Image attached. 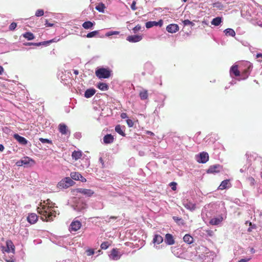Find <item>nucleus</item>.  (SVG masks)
<instances>
[{
	"mask_svg": "<svg viewBox=\"0 0 262 262\" xmlns=\"http://www.w3.org/2000/svg\"><path fill=\"white\" fill-rule=\"evenodd\" d=\"M43 205L37 208V212L41 216L43 221H52L56 216V211L53 210L54 204L50 200L47 199L43 202Z\"/></svg>",
	"mask_w": 262,
	"mask_h": 262,
	"instance_id": "f257e3e1",
	"label": "nucleus"
},
{
	"mask_svg": "<svg viewBox=\"0 0 262 262\" xmlns=\"http://www.w3.org/2000/svg\"><path fill=\"white\" fill-rule=\"evenodd\" d=\"M95 75L99 79L108 78L111 75V71L108 69L100 68L96 70Z\"/></svg>",
	"mask_w": 262,
	"mask_h": 262,
	"instance_id": "f03ea898",
	"label": "nucleus"
},
{
	"mask_svg": "<svg viewBox=\"0 0 262 262\" xmlns=\"http://www.w3.org/2000/svg\"><path fill=\"white\" fill-rule=\"evenodd\" d=\"M74 181L69 177H66L58 182L57 187L60 189L67 188L73 185Z\"/></svg>",
	"mask_w": 262,
	"mask_h": 262,
	"instance_id": "7ed1b4c3",
	"label": "nucleus"
},
{
	"mask_svg": "<svg viewBox=\"0 0 262 262\" xmlns=\"http://www.w3.org/2000/svg\"><path fill=\"white\" fill-rule=\"evenodd\" d=\"M243 64L246 69L243 70L242 72V76H243V79H245L248 77L253 68V66L252 64L249 61H245Z\"/></svg>",
	"mask_w": 262,
	"mask_h": 262,
	"instance_id": "20e7f679",
	"label": "nucleus"
},
{
	"mask_svg": "<svg viewBox=\"0 0 262 262\" xmlns=\"http://www.w3.org/2000/svg\"><path fill=\"white\" fill-rule=\"evenodd\" d=\"M222 166L219 164L212 165L210 166L207 169V172L208 173H217L220 171V170L222 169Z\"/></svg>",
	"mask_w": 262,
	"mask_h": 262,
	"instance_id": "39448f33",
	"label": "nucleus"
},
{
	"mask_svg": "<svg viewBox=\"0 0 262 262\" xmlns=\"http://www.w3.org/2000/svg\"><path fill=\"white\" fill-rule=\"evenodd\" d=\"M81 227V223L80 221H74L70 225V231H77Z\"/></svg>",
	"mask_w": 262,
	"mask_h": 262,
	"instance_id": "423d86ee",
	"label": "nucleus"
},
{
	"mask_svg": "<svg viewBox=\"0 0 262 262\" xmlns=\"http://www.w3.org/2000/svg\"><path fill=\"white\" fill-rule=\"evenodd\" d=\"M209 160V156L207 152H202L199 155V159L197 160L199 163H205Z\"/></svg>",
	"mask_w": 262,
	"mask_h": 262,
	"instance_id": "0eeeda50",
	"label": "nucleus"
},
{
	"mask_svg": "<svg viewBox=\"0 0 262 262\" xmlns=\"http://www.w3.org/2000/svg\"><path fill=\"white\" fill-rule=\"evenodd\" d=\"M58 130L62 135H66L70 134V132L68 129V126L63 123H60L59 124Z\"/></svg>",
	"mask_w": 262,
	"mask_h": 262,
	"instance_id": "6e6552de",
	"label": "nucleus"
},
{
	"mask_svg": "<svg viewBox=\"0 0 262 262\" xmlns=\"http://www.w3.org/2000/svg\"><path fill=\"white\" fill-rule=\"evenodd\" d=\"M163 21L162 19H160L158 21H149L145 24V26L147 28H150L154 26H160L161 27L163 25Z\"/></svg>",
	"mask_w": 262,
	"mask_h": 262,
	"instance_id": "1a4fd4ad",
	"label": "nucleus"
},
{
	"mask_svg": "<svg viewBox=\"0 0 262 262\" xmlns=\"http://www.w3.org/2000/svg\"><path fill=\"white\" fill-rule=\"evenodd\" d=\"M142 39V36L139 35H129L126 40L130 42H139Z\"/></svg>",
	"mask_w": 262,
	"mask_h": 262,
	"instance_id": "9d476101",
	"label": "nucleus"
},
{
	"mask_svg": "<svg viewBox=\"0 0 262 262\" xmlns=\"http://www.w3.org/2000/svg\"><path fill=\"white\" fill-rule=\"evenodd\" d=\"M164 242L168 245H172L175 243L173 235L170 233H167L165 235Z\"/></svg>",
	"mask_w": 262,
	"mask_h": 262,
	"instance_id": "9b49d317",
	"label": "nucleus"
},
{
	"mask_svg": "<svg viewBox=\"0 0 262 262\" xmlns=\"http://www.w3.org/2000/svg\"><path fill=\"white\" fill-rule=\"evenodd\" d=\"M179 29V26L174 24H170L166 27L167 31L171 33H176Z\"/></svg>",
	"mask_w": 262,
	"mask_h": 262,
	"instance_id": "f8f14e48",
	"label": "nucleus"
},
{
	"mask_svg": "<svg viewBox=\"0 0 262 262\" xmlns=\"http://www.w3.org/2000/svg\"><path fill=\"white\" fill-rule=\"evenodd\" d=\"M110 257L114 260H118L120 258L118 250L115 248L113 249L111 252Z\"/></svg>",
	"mask_w": 262,
	"mask_h": 262,
	"instance_id": "ddd939ff",
	"label": "nucleus"
},
{
	"mask_svg": "<svg viewBox=\"0 0 262 262\" xmlns=\"http://www.w3.org/2000/svg\"><path fill=\"white\" fill-rule=\"evenodd\" d=\"M38 220V216L36 214L32 213L29 214L27 217V221L31 224H35Z\"/></svg>",
	"mask_w": 262,
	"mask_h": 262,
	"instance_id": "4468645a",
	"label": "nucleus"
},
{
	"mask_svg": "<svg viewBox=\"0 0 262 262\" xmlns=\"http://www.w3.org/2000/svg\"><path fill=\"white\" fill-rule=\"evenodd\" d=\"M77 191L85 195L91 196L94 194V191L91 189L79 188Z\"/></svg>",
	"mask_w": 262,
	"mask_h": 262,
	"instance_id": "2eb2a0df",
	"label": "nucleus"
},
{
	"mask_svg": "<svg viewBox=\"0 0 262 262\" xmlns=\"http://www.w3.org/2000/svg\"><path fill=\"white\" fill-rule=\"evenodd\" d=\"M14 138L20 144L26 145L28 143V141L23 137L19 136L17 134H15L13 135Z\"/></svg>",
	"mask_w": 262,
	"mask_h": 262,
	"instance_id": "dca6fc26",
	"label": "nucleus"
},
{
	"mask_svg": "<svg viewBox=\"0 0 262 262\" xmlns=\"http://www.w3.org/2000/svg\"><path fill=\"white\" fill-rule=\"evenodd\" d=\"M114 138L111 134H107L103 137V142L105 144H110L114 142Z\"/></svg>",
	"mask_w": 262,
	"mask_h": 262,
	"instance_id": "f3484780",
	"label": "nucleus"
},
{
	"mask_svg": "<svg viewBox=\"0 0 262 262\" xmlns=\"http://www.w3.org/2000/svg\"><path fill=\"white\" fill-rule=\"evenodd\" d=\"M230 74H233L235 76H238L240 75V71L238 69L237 65H234L231 67L230 70Z\"/></svg>",
	"mask_w": 262,
	"mask_h": 262,
	"instance_id": "a211bd4d",
	"label": "nucleus"
},
{
	"mask_svg": "<svg viewBox=\"0 0 262 262\" xmlns=\"http://www.w3.org/2000/svg\"><path fill=\"white\" fill-rule=\"evenodd\" d=\"M96 93L95 89L92 88L87 89L84 93V97L89 98L92 97Z\"/></svg>",
	"mask_w": 262,
	"mask_h": 262,
	"instance_id": "6ab92c4d",
	"label": "nucleus"
},
{
	"mask_svg": "<svg viewBox=\"0 0 262 262\" xmlns=\"http://www.w3.org/2000/svg\"><path fill=\"white\" fill-rule=\"evenodd\" d=\"M183 205L184 207L188 210H193L195 209V205L187 201L184 202Z\"/></svg>",
	"mask_w": 262,
	"mask_h": 262,
	"instance_id": "aec40b11",
	"label": "nucleus"
},
{
	"mask_svg": "<svg viewBox=\"0 0 262 262\" xmlns=\"http://www.w3.org/2000/svg\"><path fill=\"white\" fill-rule=\"evenodd\" d=\"M82 152L81 151L74 150L72 154V157L75 161H77L78 159L81 158V157H82Z\"/></svg>",
	"mask_w": 262,
	"mask_h": 262,
	"instance_id": "412c9836",
	"label": "nucleus"
},
{
	"mask_svg": "<svg viewBox=\"0 0 262 262\" xmlns=\"http://www.w3.org/2000/svg\"><path fill=\"white\" fill-rule=\"evenodd\" d=\"M163 241V238L162 236L159 234H155L153 238V243L158 245L162 243Z\"/></svg>",
	"mask_w": 262,
	"mask_h": 262,
	"instance_id": "4be33fe9",
	"label": "nucleus"
},
{
	"mask_svg": "<svg viewBox=\"0 0 262 262\" xmlns=\"http://www.w3.org/2000/svg\"><path fill=\"white\" fill-rule=\"evenodd\" d=\"M21 164H23L24 165H28L31 162L33 164H35V161L32 159L29 158L28 157H25L23 159L20 160Z\"/></svg>",
	"mask_w": 262,
	"mask_h": 262,
	"instance_id": "5701e85b",
	"label": "nucleus"
},
{
	"mask_svg": "<svg viewBox=\"0 0 262 262\" xmlns=\"http://www.w3.org/2000/svg\"><path fill=\"white\" fill-rule=\"evenodd\" d=\"M229 184V180H226L224 181H223L220 184V185L219 186L218 189L220 190H223L225 189H226L228 187V185Z\"/></svg>",
	"mask_w": 262,
	"mask_h": 262,
	"instance_id": "b1692460",
	"label": "nucleus"
},
{
	"mask_svg": "<svg viewBox=\"0 0 262 262\" xmlns=\"http://www.w3.org/2000/svg\"><path fill=\"white\" fill-rule=\"evenodd\" d=\"M6 246L11 250L12 253H15V246L11 240H8L6 242Z\"/></svg>",
	"mask_w": 262,
	"mask_h": 262,
	"instance_id": "393cba45",
	"label": "nucleus"
},
{
	"mask_svg": "<svg viewBox=\"0 0 262 262\" xmlns=\"http://www.w3.org/2000/svg\"><path fill=\"white\" fill-rule=\"evenodd\" d=\"M183 241L188 244H190L193 242V238L189 234H186L183 237Z\"/></svg>",
	"mask_w": 262,
	"mask_h": 262,
	"instance_id": "a878e982",
	"label": "nucleus"
},
{
	"mask_svg": "<svg viewBox=\"0 0 262 262\" xmlns=\"http://www.w3.org/2000/svg\"><path fill=\"white\" fill-rule=\"evenodd\" d=\"M94 23L91 21H87L83 23L82 25V26L85 29H91L94 26Z\"/></svg>",
	"mask_w": 262,
	"mask_h": 262,
	"instance_id": "bb28decb",
	"label": "nucleus"
},
{
	"mask_svg": "<svg viewBox=\"0 0 262 262\" xmlns=\"http://www.w3.org/2000/svg\"><path fill=\"white\" fill-rule=\"evenodd\" d=\"M139 96L141 100H146L148 98V92L147 90L141 91L139 93Z\"/></svg>",
	"mask_w": 262,
	"mask_h": 262,
	"instance_id": "cd10ccee",
	"label": "nucleus"
},
{
	"mask_svg": "<svg viewBox=\"0 0 262 262\" xmlns=\"http://www.w3.org/2000/svg\"><path fill=\"white\" fill-rule=\"evenodd\" d=\"M23 36L28 40H31L34 38V34L30 32H26L25 33L23 34Z\"/></svg>",
	"mask_w": 262,
	"mask_h": 262,
	"instance_id": "c85d7f7f",
	"label": "nucleus"
},
{
	"mask_svg": "<svg viewBox=\"0 0 262 262\" xmlns=\"http://www.w3.org/2000/svg\"><path fill=\"white\" fill-rule=\"evenodd\" d=\"M224 33L227 36H231L234 37L235 35V31L230 28L226 29L224 30Z\"/></svg>",
	"mask_w": 262,
	"mask_h": 262,
	"instance_id": "c756f323",
	"label": "nucleus"
},
{
	"mask_svg": "<svg viewBox=\"0 0 262 262\" xmlns=\"http://www.w3.org/2000/svg\"><path fill=\"white\" fill-rule=\"evenodd\" d=\"M97 87L102 91H106L108 89V85L105 83L100 82L98 84Z\"/></svg>",
	"mask_w": 262,
	"mask_h": 262,
	"instance_id": "7c9ffc66",
	"label": "nucleus"
},
{
	"mask_svg": "<svg viewBox=\"0 0 262 262\" xmlns=\"http://www.w3.org/2000/svg\"><path fill=\"white\" fill-rule=\"evenodd\" d=\"M222 22V18L220 17H217L213 18L211 21V24L217 26H219Z\"/></svg>",
	"mask_w": 262,
	"mask_h": 262,
	"instance_id": "2f4dec72",
	"label": "nucleus"
},
{
	"mask_svg": "<svg viewBox=\"0 0 262 262\" xmlns=\"http://www.w3.org/2000/svg\"><path fill=\"white\" fill-rule=\"evenodd\" d=\"M115 129V131L117 133H118L119 134H120V135H121L122 136H125V134L124 133V132L123 131V130L122 129V127L120 125H116Z\"/></svg>",
	"mask_w": 262,
	"mask_h": 262,
	"instance_id": "473e14b6",
	"label": "nucleus"
},
{
	"mask_svg": "<svg viewBox=\"0 0 262 262\" xmlns=\"http://www.w3.org/2000/svg\"><path fill=\"white\" fill-rule=\"evenodd\" d=\"M71 178L75 180H80V178H82V176L78 172H72L71 174Z\"/></svg>",
	"mask_w": 262,
	"mask_h": 262,
	"instance_id": "72a5a7b5",
	"label": "nucleus"
},
{
	"mask_svg": "<svg viewBox=\"0 0 262 262\" xmlns=\"http://www.w3.org/2000/svg\"><path fill=\"white\" fill-rule=\"evenodd\" d=\"M105 7L103 3H99L95 7L96 9L99 12H102L104 11Z\"/></svg>",
	"mask_w": 262,
	"mask_h": 262,
	"instance_id": "f704fd0d",
	"label": "nucleus"
},
{
	"mask_svg": "<svg viewBox=\"0 0 262 262\" xmlns=\"http://www.w3.org/2000/svg\"><path fill=\"white\" fill-rule=\"evenodd\" d=\"M221 221L222 220L220 219L213 218L210 221V224L213 225H218Z\"/></svg>",
	"mask_w": 262,
	"mask_h": 262,
	"instance_id": "c9c22d12",
	"label": "nucleus"
},
{
	"mask_svg": "<svg viewBox=\"0 0 262 262\" xmlns=\"http://www.w3.org/2000/svg\"><path fill=\"white\" fill-rule=\"evenodd\" d=\"M99 34L98 31H94L87 34L86 37L88 38H92L95 37Z\"/></svg>",
	"mask_w": 262,
	"mask_h": 262,
	"instance_id": "e433bc0d",
	"label": "nucleus"
},
{
	"mask_svg": "<svg viewBox=\"0 0 262 262\" xmlns=\"http://www.w3.org/2000/svg\"><path fill=\"white\" fill-rule=\"evenodd\" d=\"M119 33H120V32L117 31H109L105 34V35L106 36H110L114 35H118Z\"/></svg>",
	"mask_w": 262,
	"mask_h": 262,
	"instance_id": "4c0bfd02",
	"label": "nucleus"
},
{
	"mask_svg": "<svg viewBox=\"0 0 262 262\" xmlns=\"http://www.w3.org/2000/svg\"><path fill=\"white\" fill-rule=\"evenodd\" d=\"M44 11L42 9H38L36 11L35 15L37 17L41 16L43 15Z\"/></svg>",
	"mask_w": 262,
	"mask_h": 262,
	"instance_id": "58836bf2",
	"label": "nucleus"
},
{
	"mask_svg": "<svg viewBox=\"0 0 262 262\" xmlns=\"http://www.w3.org/2000/svg\"><path fill=\"white\" fill-rule=\"evenodd\" d=\"M109 244L107 242H103L100 246L102 249H106L109 247Z\"/></svg>",
	"mask_w": 262,
	"mask_h": 262,
	"instance_id": "ea45409f",
	"label": "nucleus"
},
{
	"mask_svg": "<svg viewBox=\"0 0 262 262\" xmlns=\"http://www.w3.org/2000/svg\"><path fill=\"white\" fill-rule=\"evenodd\" d=\"M183 24L184 25H190L191 26H193L194 25V24L190 21L188 19H185L183 21Z\"/></svg>",
	"mask_w": 262,
	"mask_h": 262,
	"instance_id": "a19ab883",
	"label": "nucleus"
},
{
	"mask_svg": "<svg viewBox=\"0 0 262 262\" xmlns=\"http://www.w3.org/2000/svg\"><path fill=\"white\" fill-rule=\"evenodd\" d=\"M16 26H17V24L14 22H13L9 26V30H11V31H13L16 28Z\"/></svg>",
	"mask_w": 262,
	"mask_h": 262,
	"instance_id": "79ce46f5",
	"label": "nucleus"
},
{
	"mask_svg": "<svg viewBox=\"0 0 262 262\" xmlns=\"http://www.w3.org/2000/svg\"><path fill=\"white\" fill-rule=\"evenodd\" d=\"M2 251L3 252V253H4L5 252L9 253V252H11V250H10V249L8 248L7 246H6V247H5L4 246H2Z\"/></svg>",
	"mask_w": 262,
	"mask_h": 262,
	"instance_id": "37998d69",
	"label": "nucleus"
},
{
	"mask_svg": "<svg viewBox=\"0 0 262 262\" xmlns=\"http://www.w3.org/2000/svg\"><path fill=\"white\" fill-rule=\"evenodd\" d=\"M39 141L42 143H51V141L47 139L40 138Z\"/></svg>",
	"mask_w": 262,
	"mask_h": 262,
	"instance_id": "c03bdc74",
	"label": "nucleus"
},
{
	"mask_svg": "<svg viewBox=\"0 0 262 262\" xmlns=\"http://www.w3.org/2000/svg\"><path fill=\"white\" fill-rule=\"evenodd\" d=\"M86 252L88 256H91L94 254V250L92 249H89L86 251Z\"/></svg>",
	"mask_w": 262,
	"mask_h": 262,
	"instance_id": "a18cd8bd",
	"label": "nucleus"
},
{
	"mask_svg": "<svg viewBox=\"0 0 262 262\" xmlns=\"http://www.w3.org/2000/svg\"><path fill=\"white\" fill-rule=\"evenodd\" d=\"M177 183L176 182H172L169 184V185L171 187V189L173 190H176L177 189Z\"/></svg>",
	"mask_w": 262,
	"mask_h": 262,
	"instance_id": "49530a36",
	"label": "nucleus"
},
{
	"mask_svg": "<svg viewBox=\"0 0 262 262\" xmlns=\"http://www.w3.org/2000/svg\"><path fill=\"white\" fill-rule=\"evenodd\" d=\"M141 29V27L140 25H138L137 26H136L133 29V31L136 33L138 31H139V30H140Z\"/></svg>",
	"mask_w": 262,
	"mask_h": 262,
	"instance_id": "de8ad7c7",
	"label": "nucleus"
},
{
	"mask_svg": "<svg viewBox=\"0 0 262 262\" xmlns=\"http://www.w3.org/2000/svg\"><path fill=\"white\" fill-rule=\"evenodd\" d=\"M213 7H216L219 9H222L223 8V6L220 3H215L213 4Z\"/></svg>",
	"mask_w": 262,
	"mask_h": 262,
	"instance_id": "09e8293b",
	"label": "nucleus"
},
{
	"mask_svg": "<svg viewBox=\"0 0 262 262\" xmlns=\"http://www.w3.org/2000/svg\"><path fill=\"white\" fill-rule=\"evenodd\" d=\"M126 123L129 127H133L134 124V122L130 119H127Z\"/></svg>",
	"mask_w": 262,
	"mask_h": 262,
	"instance_id": "8fccbe9b",
	"label": "nucleus"
},
{
	"mask_svg": "<svg viewBox=\"0 0 262 262\" xmlns=\"http://www.w3.org/2000/svg\"><path fill=\"white\" fill-rule=\"evenodd\" d=\"M136 2L134 1L133 2V3L130 6L131 9L134 11L136 10L137 9L136 6Z\"/></svg>",
	"mask_w": 262,
	"mask_h": 262,
	"instance_id": "3c124183",
	"label": "nucleus"
},
{
	"mask_svg": "<svg viewBox=\"0 0 262 262\" xmlns=\"http://www.w3.org/2000/svg\"><path fill=\"white\" fill-rule=\"evenodd\" d=\"M34 45L36 46H39L41 45H46V43L45 41H43V42H38V43H34Z\"/></svg>",
	"mask_w": 262,
	"mask_h": 262,
	"instance_id": "603ef678",
	"label": "nucleus"
},
{
	"mask_svg": "<svg viewBox=\"0 0 262 262\" xmlns=\"http://www.w3.org/2000/svg\"><path fill=\"white\" fill-rule=\"evenodd\" d=\"M4 258L6 260V262H14V259L13 257H10L8 259L5 258V257H4Z\"/></svg>",
	"mask_w": 262,
	"mask_h": 262,
	"instance_id": "864d4df0",
	"label": "nucleus"
},
{
	"mask_svg": "<svg viewBox=\"0 0 262 262\" xmlns=\"http://www.w3.org/2000/svg\"><path fill=\"white\" fill-rule=\"evenodd\" d=\"M99 161H100V163H101L102 167V168L104 167V166H105V165H104V161H103V159H102L101 157H100V158H99Z\"/></svg>",
	"mask_w": 262,
	"mask_h": 262,
	"instance_id": "5fc2aeb1",
	"label": "nucleus"
},
{
	"mask_svg": "<svg viewBox=\"0 0 262 262\" xmlns=\"http://www.w3.org/2000/svg\"><path fill=\"white\" fill-rule=\"evenodd\" d=\"M121 117L122 118V119H125V118H127V115L126 113H123L121 114Z\"/></svg>",
	"mask_w": 262,
	"mask_h": 262,
	"instance_id": "6e6d98bb",
	"label": "nucleus"
},
{
	"mask_svg": "<svg viewBox=\"0 0 262 262\" xmlns=\"http://www.w3.org/2000/svg\"><path fill=\"white\" fill-rule=\"evenodd\" d=\"M56 41V39H51V40H48V41H46L45 42L46 43V45L50 43H51V42H55Z\"/></svg>",
	"mask_w": 262,
	"mask_h": 262,
	"instance_id": "4d7b16f0",
	"label": "nucleus"
},
{
	"mask_svg": "<svg viewBox=\"0 0 262 262\" xmlns=\"http://www.w3.org/2000/svg\"><path fill=\"white\" fill-rule=\"evenodd\" d=\"M45 25H46V27H52L53 26V24L49 23L47 20H46V21Z\"/></svg>",
	"mask_w": 262,
	"mask_h": 262,
	"instance_id": "13d9d810",
	"label": "nucleus"
},
{
	"mask_svg": "<svg viewBox=\"0 0 262 262\" xmlns=\"http://www.w3.org/2000/svg\"><path fill=\"white\" fill-rule=\"evenodd\" d=\"M173 219L176 221V222H178L179 221H180L181 220V219L177 217V216H173Z\"/></svg>",
	"mask_w": 262,
	"mask_h": 262,
	"instance_id": "bf43d9fd",
	"label": "nucleus"
},
{
	"mask_svg": "<svg viewBox=\"0 0 262 262\" xmlns=\"http://www.w3.org/2000/svg\"><path fill=\"white\" fill-rule=\"evenodd\" d=\"M16 164L18 166H22L23 165H24L23 164H21L20 160L19 161H17Z\"/></svg>",
	"mask_w": 262,
	"mask_h": 262,
	"instance_id": "052dcab7",
	"label": "nucleus"
},
{
	"mask_svg": "<svg viewBox=\"0 0 262 262\" xmlns=\"http://www.w3.org/2000/svg\"><path fill=\"white\" fill-rule=\"evenodd\" d=\"M146 134H148V135H151V136H154V134L150 132V131H146Z\"/></svg>",
	"mask_w": 262,
	"mask_h": 262,
	"instance_id": "680f3d73",
	"label": "nucleus"
},
{
	"mask_svg": "<svg viewBox=\"0 0 262 262\" xmlns=\"http://www.w3.org/2000/svg\"><path fill=\"white\" fill-rule=\"evenodd\" d=\"M4 149V146L2 144H0V151H3Z\"/></svg>",
	"mask_w": 262,
	"mask_h": 262,
	"instance_id": "e2e57ef3",
	"label": "nucleus"
},
{
	"mask_svg": "<svg viewBox=\"0 0 262 262\" xmlns=\"http://www.w3.org/2000/svg\"><path fill=\"white\" fill-rule=\"evenodd\" d=\"M3 71H4L3 68L0 66V75L2 74Z\"/></svg>",
	"mask_w": 262,
	"mask_h": 262,
	"instance_id": "0e129e2a",
	"label": "nucleus"
},
{
	"mask_svg": "<svg viewBox=\"0 0 262 262\" xmlns=\"http://www.w3.org/2000/svg\"><path fill=\"white\" fill-rule=\"evenodd\" d=\"M25 45L26 46H31V45H34V43L33 42H28Z\"/></svg>",
	"mask_w": 262,
	"mask_h": 262,
	"instance_id": "69168bd1",
	"label": "nucleus"
},
{
	"mask_svg": "<svg viewBox=\"0 0 262 262\" xmlns=\"http://www.w3.org/2000/svg\"><path fill=\"white\" fill-rule=\"evenodd\" d=\"M74 73L76 75H77L78 74H79V72L78 70H74Z\"/></svg>",
	"mask_w": 262,
	"mask_h": 262,
	"instance_id": "338daca9",
	"label": "nucleus"
},
{
	"mask_svg": "<svg viewBox=\"0 0 262 262\" xmlns=\"http://www.w3.org/2000/svg\"><path fill=\"white\" fill-rule=\"evenodd\" d=\"M256 57L257 58H258V57H261L262 58V54H260V53H258L256 55Z\"/></svg>",
	"mask_w": 262,
	"mask_h": 262,
	"instance_id": "774afa93",
	"label": "nucleus"
}]
</instances>
